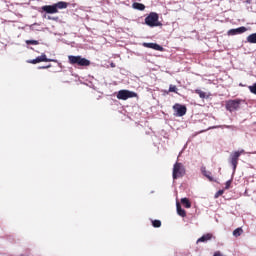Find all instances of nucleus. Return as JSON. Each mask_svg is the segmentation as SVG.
Returning <instances> with one entry per match:
<instances>
[{"label":"nucleus","mask_w":256,"mask_h":256,"mask_svg":"<svg viewBox=\"0 0 256 256\" xmlns=\"http://www.w3.org/2000/svg\"><path fill=\"white\" fill-rule=\"evenodd\" d=\"M243 153H245V150L241 149L238 151L231 152V154L229 156L228 162L232 166L233 175H235V171H237V165L239 163V158L241 157V155H243Z\"/></svg>","instance_id":"nucleus-1"},{"label":"nucleus","mask_w":256,"mask_h":256,"mask_svg":"<svg viewBox=\"0 0 256 256\" xmlns=\"http://www.w3.org/2000/svg\"><path fill=\"white\" fill-rule=\"evenodd\" d=\"M68 61L71 65H79L80 67H89L91 65V61L81 56H68Z\"/></svg>","instance_id":"nucleus-2"},{"label":"nucleus","mask_w":256,"mask_h":256,"mask_svg":"<svg viewBox=\"0 0 256 256\" xmlns=\"http://www.w3.org/2000/svg\"><path fill=\"white\" fill-rule=\"evenodd\" d=\"M145 23L148 25V27H159L161 26L159 22V15L155 12L150 13L146 18H145Z\"/></svg>","instance_id":"nucleus-3"},{"label":"nucleus","mask_w":256,"mask_h":256,"mask_svg":"<svg viewBox=\"0 0 256 256\" xmlns=\"http://www.w3.org/2000/svg\"><path fill=\"white\" fill-rule=\"evenodd\" d=\"M185 175V166L183 164L176 162L173 166L172 177L173 179H179Z\"/></svg>","instance_id":"nucleus-4"},{"label":"nucleus","mask_w":256,"mask_h":256,"mask_svg":"<svg viewBox=\"0 0 256 256\" xmlns=\"http://www.w3.org/2000/svg\"><path fill=\"white\" fill-rule=\"evenodd\" d=\"M133 97H137V93L129 90H120L117 93V99L121 101H127V99H133Z\"/></svg>","instance_id":"nucleus-5"},{"label":"nucleus","mask_w":256,"mask_h":256,"mask_svg":"<svg viewBox=\"0 0 256 256\" xmlns=\"http://www.w3.org/2000/svg\"><path fill=\"white\" fill-rule=\"evenodd\" d=\"M57 63V60L55 59H49L47 58V55L42 54L41 56H38L36 59L29 60L28 63H32V65H36V63Z\"/></svg>","instance_id":"nucleus-6"},{"label":"nucleus","mask_w":256,"mask_h":256,"mask_svg":"<svg viewBox=\"0 0 256 256\" xmlns=\"http://www.w3.org/2000/svg\"><path fill=\"white\" fill-rule=\"evenodd\" d=\"M239 105H241L240 100H230L226 102V109L227 111H230V113H233V111H237V109H239Z\"/></svg>","instance_id":"nucleus-7"},{"label":"nucleus","mask_w":256,"mask_h":256,"mask_svg":"<svg viewBox=\"0 0 256 256\" xmlns=\"http://www.w3.org/2000/svg\"><path fill=\"white\" fill-rule=\"evenodd\" d=\"M173 110L175 111L176 117H183L187 113V107L181 104H175Z\"/></svg>","instance_id":"nucleus-8"},{"label":"nucleus","mask_w":256,"mask_h":256,"mask_svg":"<svg viewBox=\"0 0 256 256\" xmlns=\"http://www.w3.org/2000/svg\"><path fill=\"white\" fill-rule=\"evenodd\" d=\"M247 31V27L241 26L239 28L230 29L228 31V35H241V33H245Z\"/></svg>","instance_id":"nucleus-9"},{"label":"nucleus","mask_w":256,"mask_h":256,"mask_svg":"<svg viewBox=\"0 0 256 256\" xmlns=\"http://www.w3.org/2000/svg\"><path fill=\"white\" fill-rule=\"evenodd\" d=\"M42 11H45V13H49L51 15L57 13V8L55 4L53 5H45L42 7Z\"/></svg>","instance_id":"nucleus-10"},{"label":"nucleus","mask_w":256,"mask_h":256,"mask_svg":"<svg viewBox=\"0 0 256 256\" xmlns=\"http://www.w3.org/2000/svg\"><path fill=\"white\" fill-rule=\"evenodd\" d=\"M211 239H213V234L207 233V234H204L202 237H200L196 241V243H207V241H211Z\"/></svg>","instance_id":"nucleus-11"},{"label":"nucleus","mask_w":256,"mask_h":256,"mask_svg":"<svg viewBox=\"0 0 256 256\" xmlns=\"http://www.w3.org/2000/svg\"><path fill=\"white\" fill-rule=\"evenodd\" d=\"M176 209H177V214L180 217H186L187 216V212H185V210L183 208H181V204L179 202H176Z\"/></svg>","instance_id":"nucleus-12"},{"label":"nucleus","mask_w":256,"mask_h":256,"mask_svg":"<svg viewBox=\"0 0 256 256\" xmlns=\"http://www.w3.org/2000/svg\"><path fill=\"white\" fill-rule=\"evenodd\" d=\"M132 8L133 9H136V11H145V5L144 4H141L139 2H134L132 4Z\"/></svg>","instance_id":"nucleus-13"},{"label":"nucleus","mask_w":256,"mask_h":256,"mask_svg":"<svg viewBox=\"0 0 256 256\" xmlns=\"http://www.w3.org/2000/svg\"><path fill=\"white\" fill-rule=\"evenodd\" d=\"M55 5V7H56V10H57V12L59 11V9H67V2H63V1H60V2H58V3H56V4H54Z\"/></svg>","instance_id":"nucleus-14"},{"label":"nucleus","mask_w":256,"mask_h":256,"mask_svg":"<svg viewBox=\"0 0 256 256\" xmlns=\"http://www.w3.org/2000/svg\"><path fill=\"white\" fill-rule=\"evenodd\" d=\"M246 41L247 43L256 44V32L247 36Z\"/></svg>","instance_id":"nucleus-15"},{"label":"nucleus","mask_w":256,"mask_h":256,"mask_svg":"<svg viewBox=\"0 0 256 256\" xmlns=\"http://www.w3.org/2000/svg\"><path fill=\"white\" fill-rule=\"evenodd\" d=\"M202 174L204 175V177H207V179H209V181H213V177L211 176V172L207 171V169H205V167L201 168Z\"/></svg>","instance_id":"nucleus-16"},{"label":"nucleus","mask_w":256,"mask_h":256,"mask_svg":"<svg viewBox=\"0 0 256 256\" xmlns=\"http://www.w3.org/2000/svg\"><path fill=\"white\" fill-rule=\"evenodd\" d=\"M208 129H233L231 125H218V126H211Z\"/></svg>","instance_id":"nucleus-17"},{"label":"nucleus","mask_w":256,"mask_h":256,"mask_svg":"<svg viewBox=\"0 0 256 256\" xmlns=\"http://www.w3.org/2000/svg\"><path fill=\"white\" fill-rule=\"evenodd\" d=\"M181 203L186 207V209H191V202H189V199L182 198Z\"/></svg>","instance_id":"nucleus-18"},{"label":"nucleus","mask_w":256,"mask_h":256,"mask_svg":"<svg viewBox=\"0 0 256 256\" xmlns=\"http://www.w3.org/2000/svg\"><path fill=\"white\" fill-rule=\"evenodd\" d=\"M233 235L234 237H241V235H243V228H236L233 231Z\"/></svg>","instance_id":"nucleus-19"},{"label":"nucleus","mask_w":256,"mask_h":256,"mask_svg":"<svg viewBox=\"0 0 256 256\" xmlns=\"http://www.w3.org/2000/svg\"><path fill=\"white\" fill-rule=\"evenodd\" d=\"M152 49H154V51H163L162 46L157 43H152Z\"/></svg>","instance_id":"nucleus-20"},{"label":"nucleus","mask_w":256,"mask_h":256,"mask_svg":"<svg viewBox=\"0 0 256 256\" xmlns=\"http://www.w3.org/2000/svg\"><path fill=\"white\" fill-rule=\"evenodd\" d=\"M197 95H199L200 99H205L207 97V93L201 91V90H196Z\"/></svg>","instance_id":"nucleus-21"},{"label":"nucleus","mask_w":256,"mask_h":256,"mask_svg":"<svg viewBox=\"0 0 256 256\" xmlns=\"http://www.w3.org/2000/svg\"><path fill=\"white\" fill-rule=\"evenodd\" d=\"M152 226L155 228L161 227V220H152Z\"/></svg>","instance_id":"nucleus-22"},{"label":"nucleus","mask_w":256,"mask_h":256,"mask_svg":"<svg viewBox=\"0 0 256 256\" xmlns=\"http://www.w3.org/2000/svg\"><path fill=\"white\" fill-rule=\"evenodd\" d=\"M250 93H253V95H256V82L252 85L248 87Z\"/></svg>","instance_id":"nucleus-23"},{"label":"nucleus","mask_w":256,"mask_h":256,"mask_svg":"<svg viewBox=\"0 0 256 256\" xmlns=\"http://www.w3.org/2000/svg\"><path fill=\"white\" fill-rule=\"evenodd\" d=\"M26 45H39L37 40H26Z\"/></svg>","instance_id":"nucleus-24"},{"label":"nucleus","mask_w":256,"mask_h":256,"mask_svg":"<svg viewBox=\"0 0 256 256\" xmlns=\"http://www.w3.org/2000/svg\"><path fill=\"white\" fill-rule=\"evenodd\" d=\"M169 91H170V93H177V86H175V85H170Z\"/></svg>","instance_id":"nucleus-25"},{"label":"nucleus","mask_w":256,"mask_h":256,"mask_svg":"<svg viewBox=\"0 0 256 256\" xmlns=\"http://www.w3.org/2000/svg\"><path fill=\"white\" fill-rule=\"evenodd\" d=\"M143 47H147L148 49H153V43H143Z\"/></svg>","instance_id":"nucleus-26"},{"label":"nucleus","mask_w":256,"mask_h":256,"mask_svg":"<svg viewBox=\"0 0 256 256\" xmlns=\"http://www.w3.org/2000/svg\"><path fill=\"white\" fill-rule=\"evenodd\" d=\"M232 180H228L225 184V189H229L231 187Z\"/></svg>","instance_id":"nucleus-27"},{"label":"nucleus","mask_w":256,"mask_h":256,"mask_svg":"<svg viewBox=\"0 0 256 256\" xmlns=\"http://www.w3.org/2000/svg\"><path fill=\"white\" fill-rule=\"evenodd\" d=\"M220 195H223V190H219L216 194L215 197H220Z\"/></svg>","instance_id":"nucleus-28"},{"label":"nucleus","mask_w":256,"mask_h":256,"mask_svg":"<svg viewBox=\"0 0 256 256\" xmlns=\"http://www.w3.org/2000/svg\"><path fill=\"white\" fill-rule=\"evenodd\" d=\"M49 67H51V65H48V66H42V67H39V69H49Z\"/></svg>","instance_id":"nucleus-29"},{"label":"nucleus","mask_w":256,"mask_h":256,"mask_svg":"<svg viewBox=\"0 0 256 256\" xmlns=\"http://www.w3.org/2000/svg\"><path fill=\"white\" fill-rule=\"evenodd\" d=\"M111 67H115V65L113 63H111Z\"/></svg>","instance_id":"nucleus-30"}]
</instances>
